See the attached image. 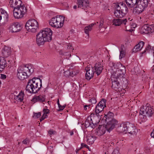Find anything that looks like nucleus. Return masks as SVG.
Returning a JSON list of instances; mask_svg holds the SVG:
<instances>
[{
  "label": "nucleus",
  "instance_id": "obj_1",
  "mask_svg": "<svg viewBox=\"0 0 154 154\" xmlns=\"http://www.w3.org/2000/svg\"><path fill=\"white\" fill-rule=\"evenodd\" d=\"M52 34V31L50 28H47L43 29L36 35V44L40 46L43 45L45 42L51 41Z\"/></svg>",
  "mask_w": 154,
  "mask_h": 154
},
{
  "label": "nucleus",
  "instance_id": "obj_2",
  "mask_svg": "<svg viewBox=\"0 0 154 154\" xmlns=\"http://www.w3.org/2000/svg\"><path fill=\"white\" fill-rule=\"evenodd\" d=\"M34 72V67L31 64L23 65L19 67L17 73V76L20 80L27 79Z\"/></svg>",
  "mask_w": 154,
  "mask_h": 154
},
{
  "label": "nucleus",
  "instance_id": "obj_3",
  "mask_svg": "<svg viewBox=\"0 0 154 154\" xmlns=\"http://www.w3.org/2000/svg\"><path fill=\"white\" fill-rule=\"evenodd\" d=\"M42 81L39 78H35L29 80L26 87V91L30 93H36L42 86Z\"/></svg>",
  "mask_w": 154,
  "mask_h": 154
},
{
  "label": "nucleus",
  "instance_id": "obj_4",
  "mask_svg": "<svg viewBox=\"0 0 154 154\" xmlns=\"http://www.w3.org/2000/svg\"><path fill=\"white\" fill-rule=\"evenodd\" d=\"M133 126V124L127 122L121 124L119 123L116 120V131L119 133H122L123 134H126L127 132L134 134L135 133V131H132L131 129L134 130L131 127Z\"/></svg>",
  "mask_w": 154,
  "mask_h": 154
},
{
  "label": "nucleus",
  "instance_id": "obj_5",
  "mask_svg": "<svg viewBox=\"0 0 154 154\" xmlns=\"http://www.w3.org/2000/svg\"><path fill=\"white\" fill-rule=\"evenodd\" d=\"M154 116V108L152 106H143L140 108L139 114V119L142 122H145L147 117Z\"/></svg>",
  "mask_w": 154,
  "mask_h": 154
},
{
  "label": "nucleus",
  "instance_id": "obj_6",
  "mask_svg": "<svg viewBox=\"0 0 154 154\" xmlns=\"http://www.w3.org/2000/svg\"><path fill=\"white\" fill-rule=\"evenodd\" d=\"M128 10L122 0H116V17L122 18Z\"/></svg>",
  "mask_w": 154,
  "mask_h": 154
},
{
  "label": "nucleus",
  "instance_id": "obj_7",
  "mask_svg": "<svg viewBox=\"0 0 154 154\" xmlns=\"http://www.w3.org/2000/svg\"><path fill=\"white\" fill-rule=\"evenodd\" d=\"M65 19V17L63 16H57L49 20V24L52 27L59 28L63 26Z\"/></svg>",
  "mask_w": 154,
  "mask_h": 154
},
{
  "label": "nucleus",
  "instance_id": "obj_8",
  "mask_svg": "<svg viewBox=\"0 0 154 154\" xmlns=\"http://www.w3.org/2000/svg\"><path fill=\"white\" fill-rule=\"evenodd\" d=\"M114 114L112 112H109L105 115L106 119L107 122L106 128L108 132H110L115 127L116 120L113 119Z\"/></svg>",
  "mask_w": 154,
  "mask_h": 154
},
{
  "label": "nucleus",
  "instance_id": "obj_9",
  "mask_svg": "<svg viewBox=\"0 0 154 154\" xmlns=\"http://www.w3.org/2000/svg\"><path fill=\"white\" fill-rule=\"evenodd\" d=\"M25 27L28 32H35L38 28V22L34 19L29 20L26 23Z\"/></svg>",
  "mask_w": 154,
  "mask_h": 154
},
{
  "label": "nucleus",
  "instance_id": "obj_10",
  "mask_svg": "<svg viewBox=\"0 0 154 154\" xmlns=\"http://www.w3.org/2000/svg\"><path fill=\"white\" fill-rule=\"evenodd\" d=\"M27 10L26 8L23 5L14 9L13 11L14 17L18 19L22 18Z\"/></svg>",
  "mask_w": 154,
  "mask_h": 154
},
{
  "label": "nucleus",
  "instance_id": "obj_11",
  "mask_svg": "<svg viewBox=\"0 0 154 154\" xmlns=\"http://www.w3.org/2000/svg\"><path fill=\"white\" fill-rule=\"evenodd\" d=\"M148 0H139L137 1L135 10L137 14L141 13L148 6Z\"/></svg>",
  "mask_w": 154,
  "mask_h": 154
},
{
  "label": "nucleus",
  "instance_id": "obj_12",
  "mask_svg": "<svg viewBox=\"0 0 154 154\" xmlns=\"http://www.w3.org/2000/svg\"><path fill=\"white\" fill-rule=\"evenodd\" d=\"M78 7L81 8L85 11V12H89L90 9L88 0H78Z\"/></svg>",
  "mask_w": 154,
  "mask_h": 154
},
{
  "label": "nucleus",
  "instance_id": "obj_13",
  "mask_svg": "<svg viewBox=\"0 0 154 154\" xmlns=\"http://www.w3.org/2000/svg\"><path fill=\"white\" fill-rule=\"evenodd\" d=\"M126 22V19H116V26H120V27L123 30L131 32L133 31V29H127V26L125 25Z\"/></svg>",
  "mask_w": 154,
  "mask_h": 154
},
{
  "label": "nucleus",
  "instance_id": "obj_14",
  "mask_svg": "<svg viewBox=\"0 0 154 154\" xmlns=\"http://www.w3.org/2000/svg\"><path fill=\"white\" fill-rule=\"evenodd\" d=\"M85 70L86 72L85 75L86 79L89 80L94 76V73L95 72L94 68L90 65H89L86 67Z\"/></svg>",
  "mask_w": 154,
  "mask_h": 154
},
{
  "label": "nucleus",
  "instance_id": "obj_15",
  "mask_svg": "<svg viewBox=\"0 0 154 154\" xmlns=\"http://www.w3.org/2000/svg\"><path fill=\"white\" fill-rule=\"evenodd\" d=\"M8 17L7 12L2 8L0 9V26L7 22Z\"/></svg>",
  "mask_w": 154,
  "mask_h": 154
},
{
  "label": "nucleus",
  "instance_id": "obj_16",
  "mask_svg": "<svg viewBox=\"0 0 154 154\" xmlns=\"http://www.w3.org/2000/svg\"><path fill=\"white\" fill-rule=\"evenodd\" d=\"M106 101L103 100L100 101L96 106L95 109V113L96 115L99 114L103 110L104 107L105 106Z\"/></svg>",
  "mask_w": 154,
  "mask_h": 154
},
{
  "label": "nucleus",
  "instance_id": "obj_17",
  "mask_svg": "<svg viewBox=\"0 0 154 154\" xmlns=\"http://www.w3.org/2000/svg\"><path fill=\"white\" fill-rule=\"evenodd\" d=\"M22 28L21 25L17 22L11 24L9 27L10 32H17L20 31Z\"/></svg>",
  "mask_w": 154,
  "mask_h": 154
},
{
  "label": "nucleus",
  "instance_id": "obj_18",
  "mask_svg": "<svg viewBox=\"0 0 154 154\" xmlns=\"http://www.w3.org/2000/svg\"><path fill=\"white\" fill-rule=\"evenodd\" d=\"M154 31V29H153L152 25L149 26L148 25H144L141 28V32L143 34H148L149 33H152Z\"/></svg>",
  "mask_w": 154,
  "mask_h": 154
},
{
  "label": "nucleus",
  "instance_id": "obj_19",
  "mask_svg": "<svg viewBox=\"0 0 154 154\" xmlns=\"http://www.w3.org/2000/svg\"><path fill=\"white\" fill-rule=\"evenodd\" d=\"M83 125L85 128L90 127L92 128H94L96 123H93L91 116H90L87 117L85 122L83 123Z\"/></svg>",
  "mask_w": 154,
  "mask_h": 154
},
{
  "label": "nucleus",
  "instance_id": "obj_20",
  "mask_svg": "<svg viewBox=\"0 0 154 154\" xmlns=\"http://www.w3.org/2000/svg\"><path fill=\"white\" fill-rule=\"evenodd\" d=\"M9 4L11 7L15 9L22 5V2L20 0H10Z\"/></svg>",
  "mask_w": 154,
  "mask_h": 154
},
{
  "label": "nucleus",
  "instance_id": "obj_21",
  "mask_svg": "<svg viewBox=\"0 0 154 154\" xmlns=\"http://www.w3.org/2000/svg\"><path fill=\"white\" fill-rule=\"evenodd\" d=\"M45 96L43 95H39L38 96H34L31 101L34 103L38 102L42 103L45 102Z\"/></svg>",
  "mask_w": 154,
  "mask_h": 154
},
{
  "label": "nucleus",
  "instance_id": "obj_22",
  "mask_svg": "<svg viewBox=\"0 0 154 154\" xmlns=\"http://www.w3.org/2000/svg\"><path fill=\"white\" fill-rule=\"evenodd\" d=\"M94 68L95 72L98 75L102 72L103 69V66L100 63H97L95 64Z\"/></svg>",
  "mask_w": 154,
  "mask_h": 154
},
{
  "label": "nucleus",
  "instance_id": "obj_23",
  "mask_svg": "<svg viewBox=\"0 0 154 154\" xmlns=\"http://www.w3.org/2000/svg\"><path fill=\"white\" fill-rule=\"evenodd\" d=\"M111 79L112 81V86L111 87L112 89L114 90L116 89V72L113 71L112 69L111 71Z\"/></svg>",
  "mask_w": 154,
  "mask_h": 154
},
{
  "label": "nucleus",
  "instance_id": "obj_24",
  "mask_svg": "<svg viewBox=\"0 0 154 154\" xmlns=\"http://www.w3.org/2000/svg\"><path fill=\"white\" fill-rule=\"evenodd\" d=\"M11 54V49L10 48L5 46L2 50V56L5 57H7Z\"/></svg>",
  "mask_w": 154,
  "mask_h": 154
},
{
  "label": "nucleus",
  "instance_id": "obj_25",
  "mask_svg": "<svg viewBox=\"0 0 154 154\" xmlns=\"http://www.w3.org/2000/svg\"><path fill=\"white\" fill-rule=\"evenodd\" d=\"M144 43L141 41L136 45L132 49L133 52L136 53L140 51L143 46Z\"/></svg>",
  "mask_w": 154,
  "mask_h": 154
},
{
  "label": "nucleus",
  "instance_id": "obj_26",
  "mask_svg": "<svg viewBox=\"0 0 154 154\" xmlns=\"http://www.w3.org/2000/svg\"><path fill=\"white\" fill-rule=\"evenodd\" d=\"M116 93L118 94H121L124 92V90L123 89L122 87L121 86L119 82L118 81V78H116Z\"/></svg>",
  "mask_w": 154,
  "mask_h": 154
},
{
  "label": "nucleus",
  "instance_id": "obj_27",
  "mask_svg": "<svg viewBox=\"0 0 154 154\" xmlns=\"http://www.w3.org/2000/svg\"><path fill=\"white\" fill-rule=\"evenodd\" d=\"M6 60L3 57H0V71H2L7 66Z\"/></svg>",
  "mask_w": 154,
  "mask_h": 154
},
{
  "label": "nucleus",
  "instance_id": "obj_28",
  "mask_svg": "<svg viewBox=\"0 0 154 154\" xmlns=\"http://www.w3.org/2000/svg\"><path fill=\"white\" fill-rule=\"evenodd\" d=\"M126 3L129 8H133L137 2V0H125Z\"/></svg>",
  "mask_w": 154,
  "mask_h": 154
},
{
  "label": "nucleus",
  "instance_id": "obj_29",
  "mask_svg": "<svg viewBox=\"0 0 154 154\" xmlns=\"http://www.w3.org/2000/svg\"><path fill=\"white\" fill-rule=\"evenodd\" d=\"M24 95V93L21 91L14 98L17 100L22 102L23 100Z\"/></svg>",
  "mask_w": 154,
  "mask_h": 154
},
{
  "label": "nucleus",
  "instance_id": "obj_30",
  "mask_svg": "<svg viewBox=\"0 0 154 154\" xmlns=\"http://www.w3.org/2000/svg\"><path fill=\"white\" fill-rule=\"evenodd\" d=\"M87 143L89 145H91L93 144L95 140V136L88 135L87 136Z\"/></svg>",
  "mask_w": 154,
  "mask_h": 154
},
{
  "label": "nucleus",
  "instance_id": "obj_31",
  "mask_svg": "<svg viewBox=\"0 0 154 154\" xmlns=\"http://www.w3.org/2000/svg\"><path fill=\"white\" fill-rule=\"evenodd\" d=\"M106 130L107 131L106 128V125L105 127L102 126H100L97 131V133L99 135H102L105 134Z\"/></svg>",
  "mask_w": 154,
  "mask_h": 154
},
{
  "label": "nucleus",
  "instance_id": "obj_32",
  "mask_svg": "<svg viewBox=\"0 0 154 154\" xmlns=\"http://www.w3.org/2000/svg\"><path fill=\"white\" fill-rule=\"evenodd\" d=\"M96 23H92L89 26L85 27V33L88 35L89 32L91 31L92 29V26L94 25H96Z\"/></svg>",
  "mask_w": 154,
  "mask_h": 154
},
{
  "label": "nucleus",
  "instance_id": "obj_33",
  "mask_svg": "<svg viewBox=\"0 0 154 154\" xmlns=\"http://www.w3.org/2000/svg\"><path fill=\"white\" fill-rule=\"evenodd\" d=\"M116 69H119V71L120 70L121 72L125 70V67L122 66V64L119 62H118L116 64Z\"/></svg>",
  "mask_w": 154,
  "mask_h": 154
},
{
  "label": "nucleus",
  "instance_id": "obj_34",
  "mask_svg": "<svg viewBox=\"0 0 154 154\" xmlns=\"http://www.w3.org/2000/svg\"><path fill=\"white\" fill-rule=\"evenodd\" d=\"M99 28L100 30L102 28H104L105 29L107 28L105 26V24L104 22V19L102 18H100V21L99 22Z\"/></svg>",
  "mask_w": 154,
  "mask_h": 154
},
{
  "label": "nucleus",
  "instance_id": "obj_35",
  "mask_svg": "<svg viewBox=\"0 0 154 154\" xmlns=\"http://www.w3.org/2000/svg\"><path fill=\"white\" fill-rule=\"evenodd\" d=\"M124 48V46L122 45L121 48L119 49V50L120 51L119 58L120 59H121L122 57H124L125 55V53L123 49Z\"/></svg>",
  "mask_w": 154,
  "mask_h": 154
},
{
  "label": "nucleus",
  "instance_id": "obj_36",
  "mask_svg": "<svg viewBox=\"0 0 154 154\" xmlns=\"http://www.w3.org/2000/svg\"><path fill=\"white\" fill-rule=\"evenodd\" d=\"M64 75L66 77H68L69 76H73L72 72H71L69 70H67L64 72Z\"/></svg>",
  "mask_w": 154,
  "mask_h": 154
},
{
  "label": "nucleus",
  "instance_id": "obj_37",
  "mask_svg": "<svg viewBox=\"0 0 154 154\" xmlns=\"http://www.w3.org/2000/svg\"><path fill=\"white\" fill-rule=\"evenodd\" d=\"M88 101L89 102L91 103L92 104H95L97 102L96 99L94 97H93L90 99L88 100Z\"/></svg>",
  "mask_w": 154,
  "mask_h": 154
},
{
  "label": "nucleus",
  "instance_id": "obj_38",
  "mask_svg": "<svg viewBox=\"0 0 154 154\" xmlns=\"http://www.w3.org/2000/svg\"><path fill=\"white\" fill-rule=\"evenodd\" d=\"M131 127L132 128H133L134 130H134L135 131V133L134 134H132L131 133H129V134H131L132 135H136V133L137 132V129H136V128L134 126V125H133V126L132 127ZM134 131V130H133L132 129H131V131Z\"/></svg>",
  "mask_w": 154,
  "mask_h": 154
},
{
  "label": "nucleus",
  "instance_id": "obj_39",
  "mask_svg": "<svg viewBox=\"0 0 154 154\" xmlns=\"http://www.w3.org/2000/svg\"><path fill=\"white\" fill-rule=\"evenodd\" d=\"M41 116V113L38 112L37 113H35L34 114L33 117H35V118H38Z\"/></svg>",
  "mask_w": 154,
  "mask_h": 154
},
{
  "label": "nucleus",
  "instance_id": "obj_40",
  "mask_svg": "<svg viewBox=\"0 0 154 154\" xmlns=\"http://www.w3.org/2000/svg\"><path fill=\"white\" fill-rule=\"evenodd\" d=\"M83 147L86 148L88 149H89V146L86 144L85 143H81V148H82Z\"/></svg>",
  "mask_w": 154,
  "mask_h": 154
},
{
  "label": "nucleus",
  "instance_id": "obj_41",
  "mask_svg": "<svg viewBox=\"0 0 154 154\" xmlns=\"http://www.w3.org/2000/svg\"><path fill=\"white\" fill-rule=\"evenodd\" d=\"M50 110L48 109H44L43 110V114L46 115L49 112Z\"/></svg>",
  "mask_w": 154,
  "mask_h": 154
},
{
  "label": "nucleus",
  "instance_id": "obj_42",
  "mask_svg": "<svg viewBox=\"0 0 154 154\" xmlns=\"http://www.w3.org/2000/svg\"><path fill=\"white\" fill-rule=\"evenodd\" d=\"M48 116L45 114H43L41 118L40 119V121L41 122L45 119L47 118Z\"/></svg>",
  "mask_w": 154,
  "mask_h": 154
},
{
  "label": "nucleus",
  "instance_id": "obj_43",
  "mask_svg": "<svg viewBox=\"0 0 154 154\" xmlns=\"http://www.w3.org/2000/svg\"><path fill=\"white\" fill-rule=\"evenodd\" d=\"M48 133L50 135H54L56 134V132L55 131L52 130H50L48 131Z\"/></svg>",
  "mask_w": 154,
  "mask_h": 154
},
{
  "label": "nucleus",
  "instance_id": "obj_44",
  "mask_svg": "<svg viewBox=\"0 0 154 154\" xmlns=\"http://www.w3.org/2000/svg\"><path fill=\"white\" fill-rule=\"evenodd\" d=\"M23 144H26L29 143V140L28 139L26 138L23 141Z\"/></svg>",
  "mask_w": 154,
  "mask_h": 154
},
{
  "label": "nucleus",
  "instance_id": "obj_45",
  "mask_svg": "<svg viewBox=\"0 0 154 154\" xmlns=\"http://www.w3.org/2000/svg\"><path fill=\"white\" fill-rule=\"evenodd\" d=\"M68 47H67V48H69L72 50V47L71 45L69 43H68L67 45Z\"/></svg>",
  "mask_w": 154,
  "mask_h": 154
},
{
  "label": "nucleus",
  "instance_id": "obj_46",
  "mask_svg": "<svg viewBox=\"0 0 154 154\" xmlns=\"http://www.w3.org/2000/svg\"><path fill=\"white\" fill-rule=\"evenodd\" d=\"M60 110H63L64 109L66 105H63V106H62L60 105V106H58Z\"/></svg>",
  "mask_w": 154,
  "mask_h": 154
},
{
  "label": "nucleus",
  "instance_id": "obj_47",
  "mask_svg": "<svg viewBox=\"0 0 154 154\" xmlns=\"http://www.w3.org/2000/svg\"><path fill=\"white\" fill-rule=\"evenodd\" d=\"M1 79H4L6 78V75L4 74H1Z\"/></svg>",
  "mask_w": 154,
  "mask_h": 154
},
{
  "label": "nucleus",
  "instance_id": "obj_48",
  "mask_svg": "<svg viewBox=\"0 0 154 154\" xmlns=\"http://www.w3.org/2000/svg\"><path fill=\"white\" fill-rule=\"evenodd\" d=\"M90 105H85L84 107V109L86 110L87 109V107H90Z\"/></svg>",
  "mask_w": 154,
  "mask_h": 154
},
{
  "label": "nucleus",
  "instance_id": "obj_49",
  "mask_svg": "<svg viewBox=\"0 0 154 154\" xmlns=\"http://www.w3.org/2000/svg\"><path fill=\"white\" fill-rule=\"evenodd\" d=\"M151 136L152 137H153L154 138V128L153 131L151 133Z\"/></svg>",
  "mask_w": 154,
  "mask_h": 154
},
{
  "label": "nucleus",
  "instance_id": "obj_50",
  "mask_svg": "<svg viewBox=\"0 0 154 154\" xmlns=\"http://www.w3.org/2000/svg\"><path fill=\"white\" fill-rule=\"evenodd\" d=\"M117 150V151H116V154H120V153L119 152V150L117 149V148H116V150Z\"/></svg>",
  "mask_w": 154,
  "mask_h": 154
},
{
  "label": "nucleus",
  "instance_id": "obj_51",
  "mask_svg": "<svg viewBox=\"0 0 154 154\" xmlns=\"http://www.w3.org/2000/svg\"><path fill=\"white\" fill-rule=\"evenodd\" d=\"M115 19H114L113 20V25H114L115 26H116V23H115Z\"/></svg>",
  "mask_w": 154,
  "mask_h": 154
},
{
  "label": "nucleus",
  "instance_id": "obj_52",
  "mask_svg": "<svg viewBox=\"0 0 154 154\" xmlns=\"http://www.w3.org/2000/svg\"><path fill=\"white\" fill-rule=\"evenodd\" d=\"M57 105H58V106H60V103H59V99L58 100H57Z\"/></svg>",
  "mask_w": 154,
  "mask_h": 154
},
{
  "label": "nucleus",
  "instance_id": "obj_53",
  "mask_svg": "<svg viewBox=\"0 0 154 154\" xmlns=\"http://www.w3.org/2000/svg\"><path fill=\"white\" fill-rule=\"evenodd\" d=\"M73 131H71L70 133V135L72 136L73 134Z\"/></svg>",
  "mask_w": 154,
  "mask_h": 154
},
{
  "label": "nucleus",
  "instance_id": "obj_54",
  "mask_svg": "<svg viewBox=\"0 0 154 154\" xmlns=\"http://www.w3.org/2000/svg\"><path fill=\"white\" fill-rule=\"evenodd\" d=\"M73 8L74 9H76L77 8V6L76 5H74V6Z\"/></svg>",
  "mask_w": 154,
  "mask_h": 154
},
{
  "label": "nucleus",
  "instance_id": "obj_55",
  "mask_svg": "<svg viewBox=\"0 0 154 154\" xmlns=\"http://www.w3.org/2000/svg\"><path fill=\"white\" fill-rule=\"evenodd\" d=\"M152 70L153 72H154V65L152 67Z\"/></svg>",
  "mask_w": 154,
  "mask_h": 154
},
{
  "label": "nucleus",
  "instance_id": "obj_56",
  "mask_svg": "<svg viewBox=\"0 0 154 154\" xmlns=\"http://www.w3.org/2000/svg\"><path fill=\"white\" fill-rule=\"evenodd\" d=\"M114 13L115 14H116V10L115 9L114 11Z\"/></svg>",
  "mask_w": 154,
  "mask_h": 154
},
{
  "label": "nucleus",
  "instance_id": "obj_57",
  "mask_svg": "<svg viewBox=\"0 0 154 154\" xmlns=\"http://www.w3.org/2000/svg\"><path fill=\"white\" fill-rule=\"evenodd\" d=\"M135 113L133 114V116L132 117H134V116H135Z\"/></svg>",
  "mask_w": 154,
  "mask_h": 154
},
{
  "label": "nucleus",
  "instance_id": "obj_58",
  "mask_svg": "<svg viewBox=\"0 0 154 154\" xmlns=\"http://www.w3.org/2000/svg\"><path fill=\"white\" fill-rule=\"evenodd\" d=\"M152 26L153 29H154V24L153 25H152Z\"/></svg>",
  "mask_w": 154,
  "mask_h": 154
},
{
  "label": "nucleus",
  "instance_id": "obj_59",
  "mask_svg": "<svg viewBox=\"0 0 154 154\" xmlns=\"http://www.w3.org/2000/svg\"><path fill=\"white\" fill-rule=\"evenodd\" d=\"M111 144H112V145H114V143H113V142H112V143H111Z\"/></svg>",
  "mask_w": 154,
  "mask_h": 154
},
{
  "label": "nucleus",
  "instance_id": "obj_60",
  "mask_svg": "<svg viewBox=\"0 0 154 154\" xmlns=\"http://www.w3.org/2000/svg\"><path fill=\"white\" fill-rule=\"evenodd\" d=\"M112 154H115L114 151L112 153Z\"/></svg>",
  "mask_w": 154,
  "mask_h": 154
},
{
  "label": "nucleus",
  "instance_id": "obj_61",
  "mask_svg": "<svg viewBox=\"0 0 154 154\" xmlns=\"http://www.w3.org/2000/svg\"><path fill=\"white\" fill-rule=\"evenodd\" d=\"M98 23V22H97V23Z\"/></svg>",
  "mask_w": 154,
  "mask_h": 154
},
{
  "label": "nucleus",
  "instance_id": "obj_62",
  "mask_svg": "<svg viewBox=\"0 0 154 154\" xmlns=\"http://www.w3.org/2000/svg\"><path fill=\"white\" fill-rule=\"evenodd\" d=\"M87 107L88 108H90V107Z\"/></svg>",
  "mask_w": 154,
  "mask_h": 154
},
{
  "label": "nucleus",
  "instance_id": "obj_63",
  "mask_svg": "<svg viewBox=\"0 0 154 154\" xmlns=\"http://www.w3.org/2000/svg\"><path fill=\"white\" fill-rule=\"evenodd\" d=\"M127 29H128V28H127Z\"/></svg>",
  "mask_w": 154,
  "mask_h": 154
}]
</instances>
